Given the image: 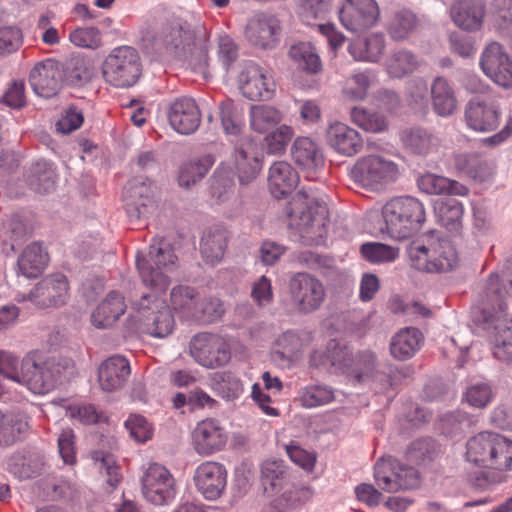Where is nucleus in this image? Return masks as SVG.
<instances>
[{"label": "nucleus", "mask_w": 512, "mask_h": 512, "mask_svg": "<svg viewBox=\"0 0 512 512\" xmlns=\"http://www.w3.org/2000/svg\"><path fill=\"white\" fill-rule=\"evenodd\" d=\"M507 297H512V264L501 277L490 275L474 322L493 338L495 358L512 363V317L506 312Z\"/></svg>", "instance_id": "nucleus-1"}, {"label": "nucleus", "mask_w": 512, "mask_h": 512, "mask_svg": "<svg viewBox=\"0 0 512 512\" xmlns=\"http://www.w3.org/2000/svg\"><path fill=\"white\" fill-rule=\"evenodd\" d=\"M289 227L295 229L305 245H319L327 235L328 209L310 191L302 189L286 204Z\"/></svg>", "instance_id": "nucleus-2"}, {"label": "nucleus", "mask_w": 512, "mask_h": 512, "mask_svg": "<svg viewBox=\"0 0 512 512\" xmlns=\"http://www.w3.org/2000/svg\"><path fill=\"white\" fill-rule=\"evenodd\" d=\"M387 234L396 240H404L417 234L426 222L423 203L411 196L396 197L382 208Z\"/></svg>", "instance_id": "nucleus-3"}, {"label": "nucleus", "mask_w": 512, "mask_h": 512, "mask_svg": "<svg viewBox=\"0 0 512 512\" xmlns=\"http://www.w3.org/2000/svg\"><path fill=\"white\" fill-rule=\"evenodd\" d=\"M195 33L191 25L181 19L161 24L154 30L142 33V47L147 52L168 53L180 59H187L194 45Z\"/></svg>", "instance_id": "nucleus-4"}, {"label": "nucleus", "mask_w": 512, "mask_h": 512, "mask_svg": "<svg viewBox=\"0 0 512 512\" xmlns=\"http://www.w3.org/2000/svg\"><path fill=\"white\" fill-rule=\"evenodd\" d=\"M73 361L65 357L36 360L26 357L21 362L19 383L25 384L35 394H45L54 389L73 370Z\"/></svg>", "instance_id": "nucleus-5"}, {"label": "nucleus", "mask_w": 512, "mask_h": 512, "mask_svg": "<svg viewBox=\"0 0 512 512\" xmlns=\"http://www.w3.org/2000/svg\"><path fill=\"white\" fill-rule=\"evenodd\" d=\"M154 337L168 336L174 328V317L165 300L155 293L144 294L133 304L130 313V330Z\"/></svg>", "instance_id": "nucleus-6"}, {"label": "nucleus", "mask_w": 512, "mask_h": 512, "mask_svg": "<svg viewBox=\"0 0 512 512\" xmlns=\"http://www.w3.org/2000/svg\"><path fill=\"white\" fill-rule=\"evenodd\" d=\"M177 266V256L165 240H155L149 247L147 258L137 254L136 267L146 286L165 292L170 285L168 273Z\"/></svg>", "instance_id": "nucleus-7"}, {"label": "nucleus", "mask_w": 512, "mask_h": 512, "mask_svg": "<svg viewBox=\"0 0 512 512\" xmlns=\"http://www.w3.org/2000/svg\"><path fill=\"white\" fill-rule=\"evenodd\" d=\"M408 254L415 268L426 272L450 271L459 261L455 246L444 238L432 241L428 246L414 242Z\"/></svg>", "instance_id": "nucleus-8"}, {"label": "nucleus", "mask_w": 512, "mask_h": 512, "mask_svg": "<svg viewBox=\"0 0 512 512\" xmlns=\"http://www.w3.org/2000/svg\"><path fill=\"white\" fill-rule=\"evenodd\" d=\"M399 174V167L395 162L378 154L360 157L350 171L356 184L371 190H379L394 182Z\"/></svg>", "instance_id": "nucleus-9"}, {"label": "nucleus", "mask_w": 512, "mask_h": 512, "mask_svg": "<svg viewBox=\"0 0 512 512\" xmlns=\"http://www.w3.org/2000/svg\"><path fill=\"white\" fill-rule=\"evenodd\" d=\"M139 481L143 498L152 505H169L176 498V480L163 464L148 463L146 467H143Z\"/></svg>", "instance_id": "nucleus-10"}, {"label": "nucleus", "mask_w": 512, "mask_h": 512, "mask_svg": "<svg viewBox=\"0 0 512 512\" xmlns=\"http://www.w3.org/2000/svg\"><path fill=\"white\" fill-rule=\"evenodd\" d=\"M288 294L293 310L304 315L319 310L326 299L322 281L307 272H298L290 277Z\"/></svg>", "instance_id": "nucleus-11"}, {"label": "nucleus", "mask_w": 512, "mask_h": 512, "mask_svg": "<svg viewBox=\"0 0 512 512\" xmlns=\"http://www.w3.org/2000/svg\"><path fill=\"white\" fill-rule=\"evenodd\" d=\"M374 478L378 487L388 493L416 489L420 486L419 472L414 467L396 462H376Z\"/></svg>", "instance_id": "nucleus-12"}, {"label": "nucleus", "mask_w": 512, "mask_h": 512, "mask_svg": "<svg viewBox=\"0 0 512 512\" xmlns=\"http://www.w3.org/2000/svg\"><path fill=\"white\" fill-rule=\"evenodd\" d=\"M193 359L205 368H217L226 365L231 359L229 344L219 335L200 333L190 342Z\"/></svg>", "instance_id": "nucleus-13"}, {"label": "nucleus", "mask_w": 512, "mask_h": 512, "mask_svg": "<svg viewBox=\"0 0 512 512\" xmlns=\"http://www.w3.org/2000/svg\"><path fill=\"white\" fill-rule=\"evenodd\" d=\"M68 298L67 277L61 273H55L47 275L38 282L25 299L39 308H55L66 304Z\"/></svg>", "instance_id": "nucleus-14"}, {"label": "nucleus", "mask_w": 512, "mask_h": 512, "mask_svg": "<svg viewBox=\"0 0 512 512\" xmlns=\"http://www.w3.org/2000/svg\"><path fill=\"white\" fill-rule=\"evenodd\" d=\"M378 18L379 8L375 0H345L339 11L341 24L352 33L366 31Z\"/></svg>", "instance_id": "nucleus-15"}, {"label": "nucleus", "mask_w": 512, "mask_h": 512, "mask_svg": "<svg viewBox=\"0 0 512 512\" xmlns=\"http://www.w3.org/2000/svg\"><path fill=\"white\" fill-rule=\"evenodd\" d=\"M194 451L200 456H211L224 450L228 433L219 420L206 418L197 423L191 434Z\"/></svg>", "instance_id": "nucleus-16"}, {"label": "nucleus", "mask_w": 512, "mask_h": 512, "mask_svg": "<svg viewBox=\"0 0 512 512\" xmlns=\"http://www.w3.org/2000/svg\"><path fill=\"white\" fill-rule=\"evenodd\" d=\"M480 66L499 86L512 87V60L500 43L493 41L484 48Z\"/></svg>", "instance_id": "nucleus-17"}, {"label": "nucleus", "mask_w": 512, "mask_h": 512, "mask_svg": "<svg viewBox=\"0 0 512 512\" xmlns=\"http://www.w3.org/2000/svg\"><path fill=\"white\" fill-rule=\"evenodd\" d=\"M499 105L492 99L475 97L465 106L464 118L467 126L476 132H491L500 123Z\"/></svg>", "instance_id": "nucleus-18"}, {"label": "nucleus", "mask_w": 512, "mask_h": 512, "mask_svg": "<svg viewBox=\"0 0 512 512\" xmlns=\"http://www.w3.org/2000/svg\"><path fill=\"white\" fill-rule=\"evenodd\" d=\"M330 7L329 0H300L298 15L301 21L310 26H317L318 31L324 35L330 48L336 51L345 41V36L336 30L331 23L315 24L323 19Z\"/></svg>", "instance_id": "nucleus-19"}, {"label": "nucleus", "mask_w": 512, "mask_h": 512, "mask_svg": "<svg viewBox=\"0 0 512 512\" xmlns=\"http://www.w3.org/2000/svg\"><path fill=\"white\" fill-rule=\"evenodd\" d=\"M194 482L198 491L207 500H216L226 488L227 470L219 462L205 461L196 468Z\"/></svg>", "instance_id": "nucleus-20"}, {"label": "nucleus", "mask_w": 512, "mask_h": 512, "mask_svg": "<svg viewBox=\"0 0 512 512\" xmlns=\"http://www.w3.org/2000/svg\"><path fill=\"white\" fill-rule=\"evenodd\" d=\"M167 116L171 127L183 135L194 133L201 123V112L196 101L187 96L175 99L168 108Z\"/></svg>", "instance_id": "nucleus-21"}, {"label": "nucleus", "mask_w": 512, "mask_h": 512, "mask_svg": "<svg viewBox=\"0 0 512 512\" xmlns=\"http://www.w3.org/2000/svg\"><path fill=\"white\" fill-rule=\"evenodd\" d=\"M59 69V61L55 59H46L37 63L29 75L33 91L44 98L57 95L63 87Z\"/></svg>", "instance_id": "nucleus-22"}, {"label": "nucleus", "mask_w": 512, "mask_h": 512, "mask_svg": "<svg viewBox=\"0 0 512 512\" xmlns=\"http://www.w3.org/2000/svg\"><path fill=\"white\" fill-rule=\"evenodd\" d=\"M279 20L271 15L256 14L249 19L245 28V37L254 46L272 49L279 41Z\"/></svg>", "instance_id": "nucleus-23"}, {"label": "nucleus", "mask_w": 512, "mask_h": 512, "mask_svg": "<svg viewBox=\"0 0 512 512\" xmlns=\"http://www.w3.org/2000/svg\"><path fill=\"white\" fill-rule=\"evenodd\" d=\"M291 156L296 165L305 173L306 178L315 180L318 170L323 168L325 160L319 145L309 137H298L291 147Z\"/></svg>", "instance_id": "nucleus-24"}, {"label": "nucleus", "mask_w": 512, "mask_h": 512, "mask_svg": "<svg viewBox=\"0 0 512 512\" xmlns=\"http://www.w3.org/2000/svg\"><path fill=\"white\" fill-rule=\"evenodd\" d=\"M240 89L250 100H269L274 94L275 83L261 67L251 65L240 75Z\"/></svg>", "instance_id": "nucleus-25"}, {"label": "nucleus", "mask_w": 512, "mask_h": 512, "mask_svg": "<svg viewBox=\"0 0 512 512\" xmlns=\"http://www.w3.org/2000/svg\"><path fill=\"white\" fill-rule=\"evenodd\" d=\"M499 433L483 431L468 439L466 443V461L483 469L491 468Z\"/></svg>", "instance_id": "nucleus-26"}, {"label": "nucleus", "mask_w": 512, "mask_h": 512, "mask_svg": "<svg viewBox=\"0 0 512 512\" xmlns=\"http://www.w3.org/2000/svg\"><path fill=\"white\" fill-rule=\"evenodd\" d=\"M233 159L241 184L251 182L261 170V162L254 151L252 140L248 137L240 138L235 144Z\"/></svg>", "instance_id": "nucleus-27"}, {"label": "nucleus", "mask_w": 512, "mask_h": 512, "mask_svg": "<svg viewBox=\"0 0 512 512\" xmlns=\"http://www.w3.org/2000/svg\"><path fill=\"white\" fill-rule=\"evenodd\" d=\"M327 141L338 153L349 157L360 152L363 146L360 134L341 122H335L329 126Z\"/></svg>", "instance_id": "nucleus-28"}, {"label": "nucleus", "mask_w": 512, "mask_h": 512, "mask_svg": "<svg viewBox=\"0 0 512 512\" xmlns=\"http://www.w3.org/2000/svg\"><path fill=\"white\" fill-rule=\"evenodd\" d=\"M299 183L296 170L285 161H276L269 169L268 185L271 194L282 199L290 194Z\"/></svg>", "instance_id": "nucleus-29"}, {"label": "nucleus", "mask_w": 512, "mask_h": 512, "mask_svg": "<svg viewBox=\"0 0 512 512\" xmlns=\"http://www.w3.org/2000/svg\"><path fill=\"white\" fill-rule=\"evenodd\" d=\"M128 376V360L119 355L106 359L98 368V382L102 390L115 391L123 387Z\"/></svg>", "instance_id": "nucleus-30"}, {"label": "nucleus", "mask_w": 512, "mask_h": 512, "mask_svg": "<svg viewBox=\"0 0 512 512\" xmlns=\"http://www.w3.org/2000/svg\"><path fill=\"white\" fill-rule=\"evenodd\" d=\"M125 297L111 291L91 314V323L95 328L108 329L126 311Z\"/></svg>", "instance_id": "nucleus-31"}, {"label": "nucleus", "mask_w": 512, "mask_h": 512, "mask_svg": "<svg viewBox=\"0 0 512 512\" xmlns=\"http://www.w3.org/2000/svg\"><path fill=\"white\" fill-rule=\"evenodd\" d=\"M451 17L463 30L477 31L485 17V3L483 0H460L451 8Z\"/></svg>", "instance_id": "nucleus-32"}, {"label": "nucleus", "mask_w": 512, "mask_h": 512, "mask_svg": "<svg viewBox=\"0 0 512 512\" xmlns=\"http://www.w3.org/2000/svg\"><path fill=\"white\" fill-rule=\"evenodd\" d=\"M430 89L433 111L438 116L448 117L456 112L458 100L455 90L447 78L435 77Z\"/></svg>", "instance_id": "nucleus-33"}, {"label": "nucleus", "mask_w": 512, "mask_h": 512, "mask_svg": "<svg viewBox=\"0 0 512 512\" xmlns=\"http://www.w3.org/2000/svg\"><path fill=\"white\" fill-rule=\"evenodd\" d=\"M128 46H119L114 48L107 56L102 66V72L105 80L117 87L125 88L128 86Z\"/></svg>", "instance_id": "nucleus-34"}, {"label": "nucleus", "mask_w": 512, "mask_h": 512, "mask_svg": "<svg viewBox=\"0 0 512 512\" xmlns=\"http://www.w3.org/2000/svg\"><path fill=\"white\" fill-rule=\"evenodd\" d=\"M424 342L422 332L414 327H406L398 331L390 341V353L399 361L411 359Z\"/></svg>", "instance_id": "nucleus-35"}, {"label": "nucleus", "mask_w": 512, "mask_h": 512, "mask_svg": "<svg viewBox=\"0 0 512 512\" xmlns=\"http://www.w3.org/2000/svg\"><path fill=\"white\" fill-rule=\"evenodd\" d=\"M401 141L406 150L418 156H427L439 146V139L430 130L423 127L404 130Z\"/></svg>", "instance_id": "nucleus-36"}, {"label": "nucleus", "mask_w": 512, "mask_h": 512, "mask_svg": "<svg viewBox=\"0 0 512 512\" xmlns=\"http://www.w3.org/2000/svg\"><path fill=\"white\" fill-rule=\"evenodd\" d=\"M57 180L55 165L45 159H39L31 164L27 172V184L40 194H47L54 190Z\"/></svg>", "instance_id": "nucleus-37"}, {"label": "nucleus", "mask_w": 512, "mask_h": 512, "mask_svg": "<svg viewBox=\"0 0 512 512\" xmlns=\"http://www.w3.org/2000/svg\"><path fill=\"white\" fill-rule=\"evenodd\" d=\"M228 238V231L223 227H213L205 231L201 238L200 252L206 263L214 265L223 259Z\"/></svg>", "instance_id": "nucleus-38"}, {"label": "nucleus", "mask_w": 512, "mask_h": 512, "mask_svg": "<svg viewBox=\"0 0 512 512\" xmlns=\"http://www.w3.org/2000/svg\"><path fill=\"white\" fill-rule=\"evenodd\" d=\"M216 162V157L212 153L197 155L184 162L179 169V185L189 188L200 182Z\"/></svg>", "instance_id": "nucleus-39"}, {"label": "nucleus", "mask_w": 512, "mask_h": 512, "mask_svg": "<svg viewBox=\"0 0 512 512\" xmlns=\"http://www.w3.org/2000/svg\"><path fill=\"white\" fill-rule=\"evenodd\" d=\"M47 252L38 242L29 244L18 257V272L24 277L37 278L48 264Z\"/></svg>", "instance_id": "nucleus-40"}, {"label": "nucleus", "mask_w": 512, "mask_h": 512, "mask_svg": "<svg viewBox=\"0 0 512 512\" xmlns=\"http://www.w3.org/2000/svg\"><path fill=\"white\" fill-rule=\"evenodd\" d=\"M419 189L429 195H458L468 194V188L456 180L444 176L426 173L417 180Z\"/></svg>", "instance_id": "nucleus-41"}, {"label": "nucleus", "mask_w": 512, "mask_h": 512, "mask_svg": "<svg viewBox=\"0 0 512 512\" xmlns=\"http://www.w3.org/2000/svg\"><path fill=\"white\" fill-rule=\"evenodd\" d=\"M420 65L418 56L407 49L393 51L385 60L387 74L395 79H401L414 73Z\"/></svg>", "instance_id": "nucleus-42"}, {"label": "nucleus", "mask_w": 512, "mask_h": 512, "mask_svg": "<svg viewBox=\"0 0 512 512\" xmlns=\"http://www.w3.org/2000/svg\"><path fill=\"white\" fill-rule=\"evenodd\" d=\"M434 212L438 222L449 232L458 233L462 228L464 208L456 199H440L435 202Z\"/></svg>", "instance_id": "nucleus-43"}, {"label": "nucleus", "mask_w": 512, "mask_h": 512, "mask_svg": "<svg viewBox=\"0 0 512 512\" xmlns=\"http://www.w3.org/2000/svg\"><path fill=\"white\" fill-rule=\"evenodd\" d=\"M0 418V445H13L25 437L29 430L28 418L25 414L0 412Z\"/></svg>", "instance_id": "nucleus-44"}, {"label": "nucleus", "mask_w": 512, "mask_h": 512, "mask_svg": "<svg viewBox=\"0 0 512 512\" xmlns=\"http://www.w3.org/2000/svg\"><path fill=\"white\" fill-rule=\"evenodd\" d=\"M29 237V229L17 215L8 218L2 226L3 252L9 256L16 252Z\"/></svg>", "instance_id": "nucleus-45"}, {"label": "nucleus", "mask_w": 512, "mask_h": 512, "mask_svg": "<svg viewBox=\"0 0 512 512\" xmlns=\"http://www.w3.org/2000/svg\"><path fill=\"white\" fill-rule=\"evenodd\" d=\"M62 84L69 86H81L91 78V71L86 61L80 54L71 55L63 61H59Z\"/></svg>", "instance_id": "nucleus-46"}, {"label": "nucleus", "mask_w": 512, "mask_h": 512, "mask_svg": "<svg viewBox=\"0 0 512 512\" xmlns=\"http://www.w3.org/2000/svg\"><path fill=\"white\" fill-rule=\"evenodd\" d=\"M454 164L459 172L479 182L485 181L491 175L487 161L475 153L456 155Z\"/></svg>", "instance_id": "nucleus-47"}, {"label": "nucleus", "mask_w": 512, "mask_h": 512, "mask_svg": "<svg viewBox=\"0 0 512 512\" xmlns=\"http://www.w3.org/2000/svg\"><path fill=\"white\" fill-rule=\"evenodd\" d=\"M418 25L417 16L408 9L394 12L387 22V32L395 41L407 39Z\"/></svg>", "instance_id": "nucleus-48"}, {"label": "nucleus", "mask_w": 512, "mask_h": 512, "mask_svg": "<svg viewBox=\"0 0 512 512\" xmlns=\"http://www.w3.org/2000/svg\"><path fill=\"white\" fill-rule=\"evenodd\" d=\"M288 476V468L283 460L268 459L261 464V482L267 492L281 488Z\"/></svg>", "instance_id": "nucleus-49"}, {"label": "nucleus", "mask_w": 512, "mask_h": 512, "mask_svg": "<svg viewBox=\"0 0 512 512\" xmlns=\"http://www.w3.org/2000/svg\"><path fill=\"white\" fill-rule=\"evenodd\" d=\"M250 125L258 133H265L282 120L281 112L273 106L261 104L250 108Z\"/></svg>", "instance_id": "nucleus-50"}, {"label": "nucleus", "mask_w": 512, "mask_h": 512, "mask_svg": "<svg viewBox=\"0 0 512 512\" xmlns=\"http://www.w3.org/2000/svg\"><path fill=\"white\" fill-rule=\"evenodd\" d=\"M441 453L440 446L432 438L413 441L407 449V459L417 465H427Z\"/></svg>", "instance_id": "nucleus-51"}, {"label": "nucleus", "mask_w": 512, "mask_h": 512, "mask_svg": "<svg viewBox=\"0 0 512 512\" xmlns=\"http://www.w3.org/2000/svg\"><path fill=\"white\" fill-rule=\"evenodd\" d=\"M289 56L306 72L316 74L322 70V62L316 48L310 43L301 42L293 45Z\"/></svg>", "instance_id": "nucleus-52"}, {"label": "nucleus", "mask_w": 512, "mask_h": 512, "mask_svg": "<svg viewBox=\"0 0 512 512\" xmlns=\"http://www.w3.org/2000/svg\"><path fill=\"white\" fill-rule=\"evenodd\" d=\"M347 376L355 382L361 383L374 376L376 369V355L369 350L353 355Z\"/></svg>", "instance_id": "nucleus-53"}, {"label": "nucleus", "mask_w": 512, "mask_h": 512, "mask_svg": "<svg viewBox=\"0 0 512 512\" xmlns=\"http://www.w3.org/2000/svg\"><path fill=\"white\" fill-rule=\"evenodd\" d=\"M212 389L223 399H237L243 392L240 379L230 371L217 372L213 375Z\"/></svg>", "instance_id": "nucleus-54"}, {"label": "nucleus", "mask_w": 512, "mask_h": 512, "mask_svg": "<svg viewBox=\"0 0 512 512\" xmlns=\"http://www.w3.org/2000/svg\"><path fill=\"white\" fill-rule=\"evenodd\" d=\"M302 340L294 331L282 333L275 341L274 355L277 359L290 363L295 360L302 350Z\"/></svg>", "instance_id": "nucleus-55"}, {"label": "nucleus", "mask_w": 512, "mask_h": 512, "mask_svg": "<svg viewBox=\"0 0 512 512\" xmlns=\"http://www.w3.org/2000/svg\"><path fill=\"white\" fill-rule=\"evenodd\" d=\"M363 259L372 264L394 262L399 257V249L380 242H366L360 247Z\"/></svg>", "instance_id": "nucleus-56"}, {"label": "nucleus", "mask_w": 512, "mask_h": 512, "mask_svg": "<svg viewBox=\"0 0 512 512\" xmlns=\"http://www.w3.org/2000/svg\"><path fill=\"white\" fill-rule=\"evenodd\" d=\"M196 296L197 293L192 287L185 285L174 287L170 294L172 309L178 312L181 317L191 319L197 301Z\"/></svg>", "instance_id": "nucleus-57"}, {"label": "nucleus", "mask_w": 512, "mask_h": 512, "mask_svg": "<svg viewBox=\"0 0 512 512\" xmlns=\"http://www.w3.org/2000/svg\"><path fill=\"white\" fill-rule=\"evenodd\" d=\"M313 495L314 491L311 487L294 485L275 499V506L280 511L295 509L308 502Z\"/></svg>", "instance_id": "nucleus-58"}, {"label": "nucleus", "mask_w": 512, "mask_h": 512, "mask_svg": "<svg viewBox=\"0 0 512 512\" xmlns=\"http://www.w3.org/2000/svg\"><path fill=\"white\" fill-rule=\"evenodd\" d=\"M351 120L368 132H381L387 129L385 116L378 112H371L363 107H354L350 112Z\"/></svg>", "instance_id": "nucleus-59"}, {"label": "nucleus", "mask_w": 512, "mask_h": 512, "mask_svg": "<svg viewBox=\"0 0 512 512\" xmlns=\"http://www.w3.org/2000/svg\"><path fill=\"white\" fill-rule=\"evenodd\" d=\"M224 312L223 303L218 298L208 297L201 301H196L191 320L212 323L220 319Z\"/></svg>", "instance_id": "nucleus-60"}, {"label": "nucleus", "mask_w": 512, "mask_h": 512, "mask_svg": "<svg viewBox=\"0 0 512 512\" xmlns=\"http://www.w3.org/2000/svg\"><path fill=\"white\" fill-rule=\"evenodd\" d=\"M9 471L18 479L34 478L41 473L42 464L39 461L27 459L21 454L13 455L8 463Z\"/></svg>", "instance_id": "nucleus-61"}, {"label": "nucleus", "mask_w": 512, "mask_h": 512, "mask_svg": "<svg viewBox=\"0 0 512 512\" xmlns=\"http://www.w3.org/2000/svg\"><path fill=\"white\" fill-rule=\"evenodd\" d=\"M325 357L336 371L347 375L353 357L347 346H342L337 340H331L327 345Z\"/></svg>", "instance_id": "nucleus-62"}, {"label": "nucleus", "mask_w": 512, "mask_h": 512, "mask_svg": "<svg viewBox=\"0 0 512 512\" xmlns=\"http://www.w3.org/2000/svg\"><path fill=\"white\" fill-rule=\"evenodd\" d=\"M333 399V391L323 385H311L305 387L300 396L301 403L306 408L325 405L333 401Z\"/></svg>", "instance_id": "nucleus-63"}, {"label": "nucleus", "mask_w": 512, "mask_h": 512, "mask_svg": "<svg viewBox=\"0 0 512 512\" xmlns=\"http://www.w3.org/2000/svg\"><path fill=\"white\" fill-rule=\"evenodd\" d=\"M490 470L512 471V440L500 434Z\"/></svg>", "instance_id": "nucleus-64"}]
</instances>
